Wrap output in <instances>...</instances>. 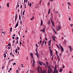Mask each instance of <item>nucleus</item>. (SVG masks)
Segmentation results:
<instances>
[{
  "mask_svg": "<svg viewBox=\"0 0 73 73\" xmlns=\"http://www.w3.org/2000/svg\"><path fill=\"white\" fill-rule=\"evenodd\" d=\"M38 73H46L44 71H42V70L41 68H38Z\"/></svg>",
  "mask_w": 73,
  "mask_h": 73,
  "instance_id": "f257e3e1",
  "label": "nucleus"
},
{
  "mask_svg": "<svg viewBox=\"0 0 73 73\" xmlns=\"http://www.w3.org/2000/svg\"><path fill=\"white\" fill-rule=\"evenodd\" d=\"M60 29L61 26H58V27L56 28V30L59 31V30H60Z\"/></svg>",
  "mask_w": 73,
  "mask_h": 73,
  "instance_id": "f03ea898",
  "label": "nucleus"
},
{
  "mask_svg": "<svg viewBox=\"0 0 73 73\" xmlns=\"http://www.w3.org/2000/svg\"><path fill=\"white\" fill-rule=\"evenodd\" d=\"M17 13H16V14L15 18V21L16 23V20H17Z\"/></svg>",
  "mask_w": 73,
  "mask_h": 73,
  "instance_id": "7ed1b4c3",
  "label": "nucleus"
},
{
  "mask_svg": "<svg viewBox=\"0 0 73 73\" xmlns=\"http://www.w3.org/2000/svg\"><path fill=\"white\" fill-rule=\"evenodd\" d=\"M33 67H34L35 66V60L34 59H33Z\"/></svg>",
  "mask_w": 73,
  "mask_h": 73,
  "instance_id": "20e7f679",
  "label": "nucleus"
},
{
  "mask_svg": "<svg viewBox=\"0 0 73 73\" xmlns=\"http://www.w3.org/2000/svg\"><path fill=\"white\" fill-rule=\"evenodd\" d=\"M52 40H54V41H56L55 39H56V36L54 35H53L52 36Z\"/></svg>",
  "mask_w": 73,
  "mask_h": 73,
  "instance_id": "39448f33",
  "label": "nucleus"
},
{
  "mask_svg": "<svg viewBox=\"0 0 73 73\" xmlns=\"http://www.w3.org/2000/svg\"><path fill=\"white\" fill-rule=\"evenodd\" d=\"M60 49L62 52H64V48H63L62 46L61 45H60Z\"/></svg>",
  "mask_w": 73,
  "mask_h": 73,
  "instance_id": "423d86ee",
  "label": "nucleus"
},
{
  "mask_svg": "<svg viewBox=\"0 0 73 73\" xmlns=\"http://www.w3.org/2000/svg\"><path fill=\"white\" fill-rule=\"evenodd\" d=\"M39 65H41V66H42V64H44V65H45V64L41 62H39Z\"/></svg>",
  "mask_w": 73,
  "mask_h": 73,
  "instance_id": "0eeeda50",
  "label": "nucleus"
},
{
  "mask_svg": "<svg viewBox=\"0 0 73 73\" xmlns=\"http://www.w3.org/2000/svg\"><path fill=\"white\" fill-rule=\"evenodd\" d=\"M31 58H33V54L32 53H31Z\"/></svg>",
  "mask_w": 73,
  "mask_h": 73,
  "instance_id": "6e6552de",
  "label": "nucleus"
},
{
  "mask_svg": "<svg viewBox=\"0 0 73 73\" xmlns=\"http://www.w3.org/2000/svg\"><path fill=\"white\" fill-rule=\"evenodd\" d=\"M48 68L50 71H52V68L50 66H48Z\"/></svg>",
  "mask_w": 73,
  "mask_h": 73,
  "instance_id": "1a4fd4ad",
  "label": "nucleus"
},
{
  "mask_svg": "<svg viewBox=\"0 0 73 73\" xmlns=\"http://www.w3.org/2000/svg\"><path fill=\"white\" fill-rule=\"evenodd\" d=\"M57 57L58 58V62H59V61H60V57H59V56H58V54H57Z\"/></svg>",
  "mask_w": 73,
  "mask_h": 73,
  "instance_id": "9d476101",
  "label": "nucleus"
},
{
  "mask_svg": "<svg viewBox=\"0 0 73 73\" xmlns=\"http://www.w3.org/2000/svg\"><path fill=\"white\" fill-rule=\"evenodd\" d=\"M58 72L57 70H54L53 73H58Z\"/></svg>",
  "mask_w": 73,
  "mask_h": 73,
  "instance_id": "9b49d317",
  "label": "nucleus"
},
{
  "mask_svg": "<svg viewBox=\"0 0 73 73\" xmlns=\"http://www.w3.org/2000/svg\"><path fill=\"white\" fill-rule=\"evenodd\" d=\"M69 49H70V51H72V49L71 48H72V46H69Z\"/></svg>",
  "mask_w": 73,
  "mask_h": 73,
  "instance_id": "f8f14e48",
  "label": "nucleus"
},
{
  "mask_svg": "<svg viewBox=\"0 0 73 73\" xmlns=\"http://www.w3.org/2000/svg\"><path fill=\"white\" fill-rule=\"evenodd\" d=\"M51 22L52 23V26H54V22H53V21H52V19H51Z\"/></svg>",
  "mask_w": 73,
  "mask_h": 73,
  "instance_id": "ddd939ff",
  "label": "nucleus"
},
{
  "mask_svg": "<svg viewBox=\"0 0 73 73\" xmlns=\"http://www.w3.org/2000/svg\"><path fill=\"white\" fill-rule=\"evenodd\" d=\"M36 55L38 58H40V54H36Z\"/></svg>",
  "mask_w": 73,
  "mask_h": 73,
  "instance_id": "4468645a",
  "label": "nucleus"
},
{
  "mask_svg": "<svg viewBox=\"0 0 73 73\" xmlns=\"http://www.w3.org/2000/svg\"><path fill=\"white\" fill-rule=\"evenodd\" d=\"M40 31H42V32H45V28H44L42 30H41Z\"/></svg>",
  "mask_w": 73,
  "mask_h": 73,
  "instance_id": "2eb2a0df",
  "label": "nucleus"
},
{
  "mask_svg": "<svg viewBox=\"0 0 73 73\" xmlns=\"http://www.w3.org/2000/svg\"><path fill=\"white\" fill-rule=\"evenodd\" d=\"M43 24V21L42 20H41V24H40V26H41Z\"/></svg>",
  "mask_w": 73,
  "mask_h": 73,
  "instance_id": "dca6fc26",
  "label": "nucleus"
},
{
  "mask_svg": "<svg viewBox=\"0 0 73 73\" xmlns=\"http://www.w3.org/2000/svg\"><path fill=\"white\" fill-rule=\"evenodd\" d=\"M18 25H19V24H18L17 23L16 24V25L15 26V28H16V27H18Z\"/></svg>",
  "mask_w": 73,
  "mask_h": 73,
  "instance_id": "f3484780",
  "label": "nucleus"
},
{
  "mask_svg": "<svg viewBox=\"0 0 73 73\" xmlns=\"http://www.w3.org/2000/svg\"><path fill=\"white\" fill-rule=\"evenodd\" d=\"M50 50V54L53 53V52L51 50Z\"/></svg>",
  "mask_w": 73,
  "mask_h": 73,
  "instance_id": "a211bd4d",
  "label": "nucleus"
},
{
  "mask_svg": "<svg viewBox=\"0 0 73 73\" xmlns=\"http://www.w3.org/2000/svg\"><path fill=\"white\" fill-rule=\"evenodd\" d=\"M62 70H63V69L60 68L59 70L60 72H62Z\"/></svg>",
  "mask_w": 73,
  "mask_h": 73,
  "instance_id": "6ab92c4d",
  "label": "nucleus"
},
{
  "mask_svg": "<svg viewBox=\"0 0 73 73\" xmlns=\"http://www.w3.org/2000/svg\"><path fill=\"white\" fill-rule=\"evenodd\" d=\"M56 69H57V67H56V66H55L54 68V70H57Z\"/></svg>",
  "mask_w": 73,
  "mask_h": 73,
  "instance_id": "aec40b11",
  "label": "nucleus"
},
{
  "mask_svg": "<svg viewBox=\"0 0 73 73\" xmlns=\"http://www.w3.org/2000/svg\"><path fill=\"white\" fill-rule=\"evenodd\" d=\"M36 54H35V55L36 54H38V52H37V49H36Z\"/></svg>",
  "mask_w": 73,
  "mask_h": 73,
  "instance_id": "412c9836",
  "label": "nucleus"
},
{
  "mask_svg": "<svg viewBox=\"0 0 73 73\" xmlns=\"http://www.w3.org/2000/svg\"><path fill=\"white\" fill-rule=\"evenodd\" d=\"M67 3H68V4L69 6H71V4L70 3V2H68Z\"/></svg>",
  "mask_w": 73,
  "mask_h": 73,
  "instance_id": "4be33fe9",
  "label": "nucleus"
},
{
  "mask_svg": "<svg viewBox=\"0 0 73 73\" xmlns=\"http://www.w3.org/2000/svg\"><path fill=\"white\" fill-rule=\"evenodd\" d=\"M41 1H42L41 0L39 2V4L40 5H41Z\"/></svg>",
  "mask_w": 73,
  "mask_h": 73,
  "instance_id": "5701e85b",
  "label": "nucleus"
},
{
  "mask_svg": "<svg viewBox=\"0 0 73 73\" xmlns=\"http://www.w3.org/2000/svg\"><path fill=\"white\" fill-rule=\"evenodd\" d=\"M15 53H17V49H16L15 51Z\"/></svg>",
  "mask_w": 73,
  "mask_h": 73,
  "instance_id": "b1692460",
  "label": "nucleus"
},
{
  "mask_svg": "<svg viewBox=\"0 0 73 73\" xmlns=\"http://www.w3.org/2000/svg\"><path fill=\"white\" fill-rule=\"evenodd\" d=\"M50 23L49 22V21H48V25H50Z\"/></svg>",
  "mask_w": 73,
  "mask_h": 73,
  "instance_id": "393cba45",
  "label": "nucleus"
},
{
  "mask_svg": "<svg viewBox=\"0 0 73 73\" xmlns=\"http://www.w3.org/2000/svg\"><path fill=\"white\" fill-rule=\"evenodd\" d=\"M51 40L48 41V44H51Z\"/></svg>",
  "mask_w": 73,
  "mask_h": 73,
  "instance_id": "a878e982",
  "label": "nucleus"
},
{
  "mask_svg": "<svg viewBox=\"0 0 73 73\" xmlns=\"http://www.w3.org/2000/svg\"><path fill=\"white\" fill-rule=\"evenodd\" d=\"M19 19L20 20H21V16L19 15Z\"/></svg>",
  "mask_w": 73,
  "mask_h": 73,
  "instance_id": "bb28decb",
  "label": "nucleus"
},
{
  "mask_svg": "<svg viewBox=\"0 0 73 73\" xmlns=\"http://www.w3.org/2000/svg\"><path fill=\"white\" fill-rule=\"evenodd\" d=\"M34 18H35V17H33L31 19V20H33V19H34Z\"/></svg>",
  "mask_w": 73,
  "mask_h": 73,
  "instance_id": "cd10ccee",
  "label": "nucleus"
},
{
  "mask_svg": "<svg viewBox=\"0 0 73 73\" xmlns=\"http://www.w3.org/2000/svg\"><path fill=\"white\" fill-rule=\"evenodd\" d=\"M24 13H25V10H24V11L23 12V15H24L25 14H24Z\"/></svg>",
  "mask_w": 73,
  "mask_h": 73,
  "instance_id": "c85d7f7f",
  "label": "nucleus"
},
{
  "mask_svg": "<svg viewBox=\"0 0 73 73\" xmlns=\"http://www.w3.org/2000/svg\"><path fill=\"white\" fill-rule=\"evenodd\" d=\"M15 40H14L13 41V46H14V43H13L14 42H15Z\"/></svg>",
  "mask_w": 73,
  "mask_h": 73,
  "instance_id": "c756f323",
  "label": "nucleus"
},
{
  "mask_svg": "<svg viewBox=\"0 0 73 73\" xmlns=\"http://www.w3.org/2000/svg\"><path fill=\"white\" fill-rule=\"evenodd\" d=\"M50 9H49V11H48V14L49 15V13H50Z\"/></svg>",
  "mask_w": 73,
  "mask_h": 73,
  "instance_id": "7c9ffc66",
  "label": "nucleus"
},
{
  "mask_svg": "<svg viewBox=\"0 0 73 73\" xmlns=\"http://www.w3.org/2000/svg\"><path fill=\"white\" fill-rule=\"evenodd\" d=\"M12 27H11L10 28V31H11V32H12Z\"/></svg>",
  "mask_w": 73,
  "mask_h": 73,
  "instance_id": "2f4dec72",
  "label": "nucleus"
},
{
  "mask_svg": "<svg viewBox=\"0 0 73 73\" xmlns=\"http://www.w3.org/2000/svg\"><path fill=\"white\" fill-rule=\"evenodd\" d=\"M56 45L58 48H59V49L60 48V46L58 45L57 44H56Z\"/></svg>",
  "mask_w": 73,
  "mask_h": 73,
  "instance_id": "473e14b6",
  "label": "nucleus"
},
{
  "mask_svg": "<svg viewBox=\"0 0 73 73\" xmlns=\"http://www.w3.org/2000/svg\"><path fill=\"white\" fill-rule=\"evenodd\" d=\"M51 28H52V30H53V31H55V30H54V28H53V27H51Z\"/></svg>",
  "mask_w": 73,
  "mask_h": 73,
  "instance_id": "72a5a7b5",
  "label": "nucleus"
},
{
  "mask_svg": "<svg viewBox=\"0 0 73 73\" xmlns=\"http://www.w3.org/2000/svg\"><path fill=\"white\" fill-rule=\"evenodd\" d=\"M7 7H9V3H7Z\"/></svg>",
  "mask_w": 73,
  "mask_h": 73,
  "instance_id": "f704fd0d",
  "label": "nucleus"
},
{
  "mask_svg": "<svg viewBox=\"0 0 73 73\" xmlns=\"http://www.w3.org/2000/svg\"><path fill=\"white\" fill-rule=\"evenodd\" d=\"M49 50H51V47H50V46L49 47Z\"/></svg>",
  "mask_w": 73,
  "mask_h": 73,
  "instance_id": "c9c22d12",
  "label": "nucleus"
},
{
  "mask_svg": "<svg viewBox=\"0 0 73 73\" xmlns=\"http://www.w3.org/2000/svg\"><path fill=\"white\" fill-rule=\"evenodd\" d=\"M16 73H19V70H16Z\"/></svg>",
  "mask_w": 73,
  "mask_h": 73,
  "instance_id": "e433bc0d",
  "label": "nucleus"
},
{
  "mask_svg": "<svg viewBox=\"0 0 73 73\" xmlns=\"http://www.w3.org/2000/svg\"><path fill=\"white\" fill-rule=\"evenodd\" d=\"M29 6L30 7H31L32 6V3H30L29 4Z\"/></svg>",
  "mask_w": 73,
  "mask_h": 73,
  "instance_id": "4c0bfd02",
  "label": "nucleus"
},
{
  "mask_svg": "<svg viewBox=\"0 0 73 73\" xmlns=\"http://www.w3.org/2000/svg\"><path fill=\"white\" fill-rule=\"evenodd\" d=\"M36 49H37V48L38 47V46H37V44H36Z\"/></svg>",
  "mask_w": 73,
  "mask_h": 73,
  "instance_id": "58836bf2",
  "label": "nucleus"
},
{
  "mask_svg": "<svg viewBox=\"0 0 73 73\" xmlns=\"http://www.w3.org/2000/svg\"><path fill=\"white\" fill-rule=\"evenodd\" d=\"M44 44V43H42V44H41V45L42 46H43V45Z\"/></svg>",
  "mask_w": 73,
  "mask_h": 73,
  "instance_id": "ea45409f",
  "label": "nucleus"
},
{
  "mask_svg": "<svg viewBox=\"0 0 73 73\" xmlns=\"http://www.w3.org/2000/svg\"><path fill=\"white\" fill-rule=\"evenodd\" d=\"M8 46H11V43H9L8 44Z\"/></svg>",
  "mask_w": 73,
  "mask_h": 73,
  "instance_id": "a19ab883",
  "label": "nucleus"
},
{
  "mask_svg": "<svg viewBox=\"0 0 73 73\" xmlns=\"http://www.w3.org/2000/svg\"><path fill=\"white\" fill-rule=\"evenodd\" d=\"M17 49L18 50H20V47H17Z\"/></svg>",
  "mask_w": 73,
  "mask_h": 73,
  "instance_id": "79ce46f5",
  "label": "nucleus"
},
{
  "mask_svg": "<svg viewBox=\"0 0 73 73\" xmlns=\"http://www.w3.org/2000/svg\"><path fill=\"white\" fill-rule=\"evenodd\" d=\"M17 41L16 42V44H19V42H18V40H17Z\"/></svg>",
  "mask_w": 73,
  "mask_h": 73,
  "instance_id": "37998d69",
  "label": "nucleus"
},
{
  "mask_svg": "<svg viewBox=\"0 0 73 73\" xmlns=\"http://www.w3.org/2000/svg\"><path fill=\"white\" fill-rule=\"evenodd\" d=\"M20 24H22V21H20Z\"/></svg>",
  "mask_w": 73,
  "mask_h": 73,
  "instance_id": "c03bdc74",
  "label": "nucleus"
},
{
  "mask_svg": "<svg viewBox=\"0 0 73 73\" xmlns=\"http://www.w3.org/2000/svg\"><path fill=\"white\" fill-rule=\"evenodd\" d=\"M66 41H64V44H66Z\"/></svg>",
  "mask_w": 73,
  "mask_h": 73,
  "instance_id": "a18cd8bd",
  "label": "nucleus"
},
{
  "mask_svg": "<svg viewBox=\"0 0 73 73\" xmlns=\"http://www.w3.org/2000/svg\"><path fill=\"white\" fill-rule=\"evenodd\" d=\"M2 33L4 34V35H5V33L4 32H2Z\"/></svg>",
  "mask_w": 73,
  "mask_h": 73,
  "instance_id": "49530a36",
  "label": "nucleus"
},
{
  "mask_svg": "<svg viewBox=\"0 0 73 73\" xmlns=\"http://www.w3.org/2000/svg\"><path fill=\"white\" fill-rule=\"evenodd\" d=\"M16 38L17 39V40H19V37H18V36H17Z\"/></svg>",
  "mask_w": 73,
  "mask_h": 73,
  "instance_id": "de8ad7c7",
  "label": "nucleus"
},
{
  "mask_svg": "<svg viewBox=\"0 0 73 73\" xmlns=\"http://www.w3.org/2000/svg\"><path fill=\"white\" fill-rule=\"evenodd\" d=\"M56 54L57 56V54H57V51H56Z\"/></svg>",
  "mask_w": 73,
  "mask_h": 73,
  "instance_id": "09e8293b",
  "label": "nucleus"
},
{
  "mask_svg": "<svg viewBox=\"0 0 73 73\" xmlns=\"http://www.w3.org/2000/svg\"><path fill=\"white\" fill-rule=\"evenodd\" d=\"M12 37L13 38V40L15 39V37H13V36H12Z\"/></svg>",
  "mask_w": 73,
  "mask_h": 73,
  "instance_id": "8fccbe9b",
  "label": "nucleus"
},
{
  "mask_svg": "<svg viewBox=\"0 0 73 73\" xmlns=\"http://www.w3.org/2000/svg\"><path fill=\"white\" fill-rule=\"evenodd\" d=\"M22 7H23V6H22V5H21V9L22 8Z\"/></svg>",
  "mask_w": 73,
  "mask_h": 73,
  "instance_id": "3c124183",
  "label": "nucleus"
},
{
  "mask_svg": "<svg viewBox=\"0 0 73 73\" xmlns=\"http://www.w3.org/2000/svg\"><path fill=\"white\" fill-rule=\"evenodd\" d=\"M21 44H22V43H21V41L20 42V45H21Z\"/></svg>",
  "mask_w": 73,
  "mask_h": 73,
  "instance_id": "603ef678",
  "label": "nucleus"
},
{
  "mask_svg": "<svg viewBox=\"0 0 73 73\" xmlns=\"http://www.w3.org/2000/svg\"><path fill=\"white\" fill-rule=\"evenodd\" d=\"M41 42H42V40H40V43H41Z\"/></svg>",
  "mask_w": 73,
  "mask_h": 73,
  "instance_id": "864d4df0",
  "label": "nucleus"
},
{
  "mask_svg": "<svg viewBox=\"0 0 73 73\" xmlns=\"http://www.w3.org/2000/svg\"><path fill=\"white\" fill-rule=\"evenodd\" d=\"M55 13H56L57 14V13H58V11H55Z\"/></svg>",
  "mask_w": 73,
  "mask_h": 73,
  "instance_id": "5fc2aeb1",
  "label": "nucleus"
},
{
  "mask_svg": "<svg viewBox=\"0 0 73 73\" xmlns=\"http://www.w3.org/2000/svg\"><path fill=\"white\" fill-rule=\"evenodd\" d=\"M45 40H43V42H42V43H44V42H45Z\"/></svg>",
  "mask_w": 73,
  "mask_h": 73,
  "instance_id": "6e6d98bb",
  "label": "nucleus"
},
{
  "mask_svg": "<svg viewBox=\"0 0 73 73\" xmlns=\"http://www.w3.org/2000/svg\"><path fill=\"white\" fill-rule=\"evenodd\" d=\"M68 19L70 20V21L71 20V19H70V18H69Z\"/></svg>",
  "mask_w": 73,
  "mask_h": 73,
  "instance_id": "4d7b16f0",
  "label": "nucleus"
},
{
  "mask_svg": "<svg viewBox=\"0 0 73 73\" xmlns=\"http://www.w3.org/2000/svg\"><path fill=\"white\" fill-rule=\"evenodd\" d=\"M48 45L49 46H50V43H48Z\"/></svg>",
  "mask_w": 73,
  "mask_h": 73,
  "instance_id": "13d9d810",
  "label": "nucleus"
},
{
  "mask_svg": "<svg viewBox=\"0 0 73 73\" xmlns=\"http://www.w3.org/2000/svg\"><path fill=\"white\" fill-rule=\"evenodd\" d=\"M13 65H16V63H14L13 64Z\"/></svg>",
  "mask_w": 73,
  "mask_h": 73,
  "instance_id": "bf43d9fd",
  "label": "nucleus"
},
{
  "mask_svg": "<svg viewBox=\"0 0 73 73\" xmlns=\"http://www.w3.org/2000/svg\"><path fill=\"white\" fill-rule=\"evenodd\" d=\"M50 2H48V5H50Z\"/></svg>",
  "mask_w": 73,
  "mask_h": 73,
  "instance_id": "052dcab7",
  "label": "nucleus"
},
{
  "mask_svg": "<svg viewBox=\"0 0 73 73\" xmlns=\"http://www.w3.org/2000/svg\"><path fill=\"white\" fill-rule=\"evenodd\" d=\"M46 64L47 65H48V62H46Z\"/></svg>",
  "mask_w": 73,
  "mask_h": 73,
  "instance_id": "680f3d73",
  "label": "nucleus"
},
{
  "mask_svg": "<svg viewBox=\"0 0 73 73\" xmlns=\"http://www.w3.org/2000/svg\"><path fill=\"white\" fill-rule=\"evenodd\" d=\"M17 24H19V20H18Z\"/></svg>",
  "mask_w": 73,
  "mask_h": 73,
  "instance_id": "e2e57ef3",
  "label": "nucleus"
},
{
  "mask_svg": "<svg viewBox=\"0 0 73 73\" xmlns=\"http://www.w3.org/2000/svg\"><path fill=\"white\" fill-rule=\"evenodd\" d=\"M45 44H46V41L45 42Z\"/></svg>",
  "mask_w": 73,
  "mask_h": 73,
  "instance_id": "0e129e2a",
  "label": "nucleus"
},
{
  "mask_svg": "<svg viewBox=\"0 0 73 73\" xmlns=\"http://www.w3.org/2000/svg\"><path fill=\"white\" fill-rule=\"evenodd\" d=\"M71 27H72L73 26V25H71V24H70Z\"/></svg>",
  "mask_w": 73,
  "mask_h": 73,
  "instance_id": "69168bd1",
  "label": "nucleus"
},
{
  "mask_svg": "<svg viewBox=\"0 0 73 73\" xmlns=\"http://www.w3.org/2000/svg\"><path fill=\"white\" fill-rule=\"evenodd\" d=\"M12 56H13V57H15V56H14V55H13V54H12Z\"/></svg>",
  "mask_w": 73,
  "mask_h": 73,
  "instance_id": "338daca9",
  "label": "nucleus"
},
{
  "mask_svg": "<svg viewBox=\"0 0 73 73\" xmlns=\"http://www.w3.org/2000/svg\"><path fill=\"white\" fill-rule=\"evenodd\" d=\"M69 73H72V72H71V71H69Z\"/></svg>",
  "mask_w": 73,
  "mask_h": 73,
  "instance_id": "774afa93",
  "label": "nucleus"
}]
</instances>
